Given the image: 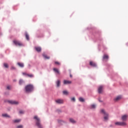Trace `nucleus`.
Masks as SVG:
<instances>
[{"instance_id":"f257e3e1","label":"nucleus","mask_w":128,"mask_h":128,"mask_svg":"<svg viewBox=\"0 0 128 128\" xmlns=\"http://www.w3.org/2000/svg\"><path fill=\"white\" fill-rule=\"evenodd\" d=\"M25 92H32L34 91V87L32 84H28L25 86Z\"/></svg>"},{"instance_id":"f03ea898","label":"nucleus","mask_w":128,"mask_h":128,"mask_svg":"<svg viewBox=\"0 0 128 128\" xmlns=\"http://www.w3.org/2000/svg\"><path fill=\"white\" fill-rule=\"evenodd\" d=\"M34 118L36 120V126H37L38 128H42V124H40V118H38V116H34Z\"/></svg>"},{"instance_id":"7ed1b4c3","label":"nucleus","mask_w":128,"mask_h":128,"mask_svg":"<svg viewBox=\"0 0 128 128\" xmlns=\"http://www.w3.org/2000/svg\"><path fill=\"white\" fill-rule=\"evenodd\" d=\"M101 112L104 114V120L106 122L108 120V114L106 112V111L104 109L101 110Z\"/></svg>"},{"instance_id":"20e7f679","label":"nucleus","mask_w":128,"mask_h":128,"mask_svg":"<svg viewBox=\"0 0 128 128\" xmlns=\"http://www.w3.org/2000/svg\"><path fill=\"white\" fill-rule=\"evenodd\" d=\"M13 43L14 44H15V46H24L22 42L16 40H14Z\"/></svg>"},{"instance_id":"39448f33","label":"nucleus","mask_w":128,"mask_h":128,"mask_svg":"<svg viewBox=\"0 0 128 128\" xmlns=\"http://www.w3.org/2000/svg\"><path fill=\"white\" fill-rule=\"evenodd\" d=\"M8 102L12 104H18V102L16 100H9Z\"/></svg>"},{"instance_id":"423d86ee","label":"nucleus","mask_w":128,"mask_h":128,"mask_svg":"<svg viewBox=\"0 0 128 128\" xmlns=\"http://www.w3.org/2000/svg\"><path fill=\"white\" fill-rule=\"evenodd\" d=\"M90 64L91 66H92L93 68H96V64L92 61H90Z\"/></svg>"},{"instance_id":"0eeeda50","label":"nucleus","mask_w":128,"mask_h":128,"mask_svg":"<svg viewBox=\"0 0 128 128\" xmlns=\"http://www.w3.org/2000/svg\"><path fill=\"white\" fill-rule=\"evenodd\" d=\"M104 89L103 86H100L98 88V94H102V90Z\"/></svg>"},{"instance_id":"6e6552de","label":"nucleus","mask_w":128,"mask_h":128,"mask_svg":"<svg viewBox=\"0 0 128 128\" xmlns=\"http://www.w3.org/2000/svg\"><path fill=\"white\" fill-rule=\"evenodd\" d=\"M122 120H123L124 122L126 120H128V115L125 114V115H123L122 116Z\"/></svg>"},{"instance_id":"1a4fd4ad","label":"nucleus","mask_w":128,"mask_h":128,"mask_svg":"<svg viewBox=\"0 0 128 128\" xmlns=\"http://www.w3.org/2000/svg\"><path fill=\"white\" fill-rule=\"evenodd\" d=\"M36 52H42V48L38 47V46H36L34 48Z\"/></svg>"},{"instance_id":"9d476101","label":"nucleus","mask_w":128,"mask_h":128,"mask_svg":"<svg viewBox=\"0 0 128 128\" xmlns=\"http://www.w3.org/2000/svg\"><path fill=\"white\" fill-rule=\"evenodd\" d=\"M53 70L54 72H56L57 74H60V70H58V69L56 68H54L53 69Z\"/></svg>"},{"instance_id":"9b49d317","label":"nucleus","mask_w":128,"mask_h":128,"mask_svg":"<svg viewBox=\"0 0 128 128\" xmlns=\"http://www.w3.org/2000/svg\"><path fill=\"white\" fill-rule=\"evenodd\" d=\"M64 84H72V81L64 80Z\"/></svg>"},{"instance_id":"f8f14e48","label":"nucleus","mask_w":128,"mask_h":128,"mask_svg":"<svg viewBox=\"0 0 128 128\" xmlns=\"http://www.w3.org/2000/svg\"><path fill=\"white\" fill-rule=\"evenodd\" d=\"M120 100H122V96H118L117 97H116V98L114 99V100L115 102H118V101Z\"/></svg>"},{"instance_id":"ddd939ff","label":"nucleus","mask_w":128,"mask_h":128,"mask_svg":"<svg viewBox=\"0 0 128 128\" xmlns=\"http://www.w3.org/2000/svg\"><path fill=\"white\" fill-rule=\"evenodd\" d=\"M56 104H64V100L58 99L56 100Z\"/></svg>"},{"instance_id":"4468645a","label":"nucleus","mask_w":128,"mask_h":128,"mask_svg":"<svg viewBox=\"0 0 128 128\" xmlns=\"http://www.w3.org/2000/svg\"><path fill=\"white\" fill-rule=\"evenodd\" d=\"M56 85L57 88H60V80H58L56 82Z\"/></svg>"},{"instance_id":"2eb2a0df","label":"nucleus","mask_w":128,"mask_h":128,"mask_svg":"<svg viewBox=\"0 0 128 128\" xmlns=\"http://www.w3.org/2000/svg\"><path fill=\"white\" fill-rule=\"evenodd\" d=\"M42 56L44 58H46V60H50V56H46V54L44 53L42 54Z\"/></svg>"},{"instance_id":"dca6fc26","label":"nucleus","mask_w":128,"mask_h":128,"mask_svg":"<svg viewBox=\"0 0 128 128\" xmlns=\"http://www.w3.org/2000/svg\"><path fill=\"white\" fill-rule=\"evenodd\" d=\"M2 116H3L4 118H10V116L7 114H2Z\"/></svg>"},{"instance_id":"f3484780","label":"nucleus","mask_w":128,"mask_h":128,"mask_svg":"<svg viewBox=\"0 0 128 128\" xmlns=\"http://www.w3.org/2000/svg\"><path fill=\"white\" fill-rule=\"evenodd\" d=\"M104 60H108V56L107 54H104L103 56Z\"/></svg>"},{"instance_id":"a211bd4d","label":"nucleus","mask_w":128,"mask_h":128,"mask_svg":"<svg viewBox=\"0 0 128 128\" xmlns=\"http://www.w3.org/2000/svg\"><path fill=\"white\" fill-rule=\"evenodd\" d=\"M18 64L20 66V68H24V66L23 63L18 62Z\"/></svg>"},{"instance_id":"6ab92c4d","label":"nucleus","mask_w":128,"mask_h":128,"mask_svg":"<svg viewBox=\"0 0 128 128\" xmlns=\"http://www.w3.org/2000/svg\"><path fill=\"white\" fill-rule=\"evenodd\" d=\"M26 38L27 40H30V36H28V33H26Z\"/></svg>"},{"instance_id":"aec40b11","label":"nucleus","mask_w":128,"mask_h":128,"mask_svg":"<svg viewBox=\"0 0 128 128\" xmlns=\"http://www.w3.org/2000/svg\"><path fill=\"white\" fill-rule=\"evenodd\" d=\"M24 82V80H20L19 81V84L22 86V84Z\"/></svg>"},{"instance_id":"412c9836","label":"nucleus","mask_w":128,"mask_h":128,"mask_svg":"<svg viewBox=\"0 0 128 128\" xmlns=\"http://www.w3.org/2000/svg\"><path fill=\"white\" fill-rule=\"evenodd\" d=\"M26 76L28 78H34V75L32 74H27Z\"/></svg>"},{"instance_id":"4be33fe9","label":"nucleus","mask_w":128,"mask_h":128,"mask_svg":"<svg viewBox=\"0 0 128 128\" xmlns=\"http://www.w3.org/2000/svg\"><path fill=\"white\" fill-rule=\"evenodd\" d=\"M70 122H72V124H75L76 122V121L72 118H70Z\"/></svg>"},{"instance_id":"5701e85b","label":"nucleus","mask_w":128,"mask_h":128,"mask_svg":"<svg viewBox=\"0 0 128 128\" xmlns=\"http://www.w3.org/2000/svg\"><path fill=\"white\" fill-rule=\"evenodd\" d=\"M63 94H65L66 96H68V92L66 90L63 91Z\"/></svg>"},{"instance_id":"b1692460","label":"nucleus","mask_w":128,"mask_h":128,"mask_svg":"<svg viewBox=\"0 0 128 128\" xmlns=\"http://www.w3.org/2000/svg\"><path fill=\"white\" fill-rule=\"evenodd\" d=\"M79 100H80V102H84V98H79Z\"/></svg>"},{"instance_id":"393cba45","label":"nucleus","mask_w":128,"mask_h":128,"mask_svg":"<svg viewBox=\"0 0 128 128\" xmlns=\"http://www.w3.org/2000/svg\"><path fill=\"white\" fill-rule=\"evenodd\" d=\"M4 68H8V64L6 63H4Z\"/></svg>"},{"instance_id":"a878e982","label":"nucleus","mask_w":128,"mask_h":128,"mask_svg":"<svg viewBox=\"0 0 128 128\" xmlns=\"http://www.w3.org/2000/svg\"><path fill=\"white\" fill-rule=\"evenodd\" d=\"M120 126H126V122H121Z\"/></svg>"},{"instance_id":"bb28decb","label":"nucleus","mask_w":128,"mask_h":128,"mask_svg":"<svg viewBox=\"0 0 128 128\" xmlns=\"http://www.w3.org/2000/svg\"><path fill=\"white\" fill-rule=\"evenodd\" d=\"M20 119H17L14 120V122H20Z\"/></svg>"},{"instance_id":"cd10ccee","label":"nucleus","mask_w":128,"mask_h":128,"mask_svg":"<svg viewBox=\"0 0 128 128\" xmlns=\"http://www.w3.org/2000/svg\"><path fill=\"white\" fill-rule=\"evenodd\" d=\"M19 113H20V114H24V111L22 110H20L19 111Z\"/></svg>"},{"instance_id":"c85d7f7f","label":"nucleus","mask_w":128,"mask_h":128,"mask_svg":"<svg viewBox=\"0 0 128 128\" xmlns=\"http://www.w3.org/2000/svg\"><path fill=\"white\" fill-rule=\"evenodd\" d=\"M115 124H116V126H120V124H121V122H116L115 123Z\"/></svg>"},{"instance_id":"c756f323","label":"nucleus","mask_w":128,"mask_h":128,"mask_svg":"<svg viewBox=\"0 0 128 128\" xmlns=\"http://www.w3.org/2000/svg\"><path fill=\"white\" fill-rule=\"evenodd\" d=\"M54 64H57V66H60V63L58 62H55Z\"/></svg>"},{"instance_id":"7c9ffc66","label":"nucleus","mask_w":128,"mask_h":128,"mask_svg":"<svg viewBox=\"0 0 128 128\" xmlns=\"http://www.w3.org/2000/svg\"><path fill=\"white\" fill-rule=\"evenodd\" d=\"M92 108H96V105L95 104H92L91 105Z\"/></svg>"},{"instance_id":"2f4dec72","label":"nucleus","mask_w":128,"mask_h":128,"mask_svg":"<svg viewBox=\"0 0 128 128\" xmlns=\"http://www.w3.org/2000/svg\"><path fill=\"white\" fill-rule=\"evenodd\" d=\"M12 88V86H7V90H10Z\"/></svg>"},{"instance_id":"473e14b6","label":"nucleus","mask_w":128,"mask_h":128,"mask_svg":"<svg viewBox=\"0 0 128 128\" xmlns=\"http://www.w3.org/2000/svg\"><path fill=\"white\" fill-rule=\"evenodd\" d=\"M71 100L72 101V102H74L76 100V98H71Z\"/></svg>"},{"instance_id":"72a5a7b5","label":"nucleus","mask_w":128,"mask_h":128,"mask_svg":"<svg viewBox=\"0 0 128 128\" xmlns=\"http://www.w3.org/2000/svg\"><path fill=\"white\" fill-rule=\"evenodd\" d=\"M17 128H22V125H20L17 126Z\"/></svg>"},{"instance_id":"f704fd0d","label":"nucleus","mask_w":128,"mask_h":128,"mask_svg":"<svg viewBox=\"0 0 128 128\" xmlns=\"http://www.w3.org/2000/svg\"><path fill=\"white\" fill-rule=\"evenodd\" d=\"M22 74H23L24 76H26V74H26V72H23V73H22Z\"/></svg>"},{"instance_id":"c9c22d12","label":"nucleus","mask_w":128,"mask_h":128,"mask_svg":"<svg viewBox=\"0 0 128 128\" xmlns=\"http://www.w3.org/2000/svg\"><path fill=\"white\" fill-rule=\"evenodd\" d=\"M11 70H16V68H14V66H12L11 67Z\"/></svg>"},{"instance_id":"e433bc0d","label":"nucleus","mask_w":128,"mask_h":128,"mask_svg":"<svg viewBox=\"0 0 128 128\" xmlns=\"http://www.w3.org/2000/svg\"><path fill=\"white\" fill-rule=\"evenodd\" d=\"M70 77L72 78V74H70Z\"/></svg>"},{"instance_id":"4c0bfd02","label":"nucleus","mask_w":128,"mask_h":128,"mask_svg":"<svg viewBox=\"0 0 128 128\" xmlns=\"http://www.w3.org/2000/svg\"><path fill=\"white\" fill-rule=\"evenodd\" d=\"M126 45L128 46V42L126 43Z\"/></svg>"},{"instance_id":"58836bf2","label":"nucleus","mask_w":128,"mask_h":128,"mask_svg":"<svg viewBox=\"0 0 128 128\" xmlns=\"http://www.w3.org/2000/svg\"><path fill=\"white\" fill-rule=\"evenodd\" d=\"M99 102H102V101H100V100H99Z\"/></svg>"}]
</instances>
